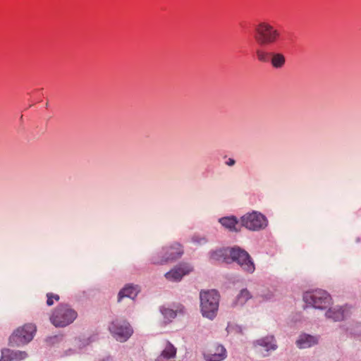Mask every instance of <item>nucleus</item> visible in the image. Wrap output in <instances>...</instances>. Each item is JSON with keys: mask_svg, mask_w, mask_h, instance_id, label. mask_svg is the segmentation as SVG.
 I'll use <instances>...</instances> for the list:
<instances>
[{"mask_svg": "<svg viewBox=\"0 0 361 361\" xmlns=\"http://www.w3.org/2000/svg\"><path fill=\"white\" fill-rule=\"evenodd\" d=\"M220 295L215 290L200 293V311L204 317L212 320L217 314Z\"/></svg>", "mask_w": 361, "mask_h": 361, "instance_id": "f257e3e1", "label": "nucleus"}, {"mask_svg": "<svg viewBox=\"0 0 361 361\" xmlns=\"http://www.w3.org/2000/svg\"><path fill=\"white\" fill-rule=\"evenodd\" d=\"M280 37V31L268 22H260L255 27L254 38L261 46L274 44Z\"/></svg>", "mask_w": 361, "mask_h": 361, "instance_id": "f03ea898", "label": "nucleus"}, {"mask_svg": "<svg viewBox=\"0 0 361 361\" xmlns=\"http://www.w3.org/2000/svg\"><path fill=\"white\" fill-rule=\"evenodd\" d=\"M78 313L67 304H60L50 317L51 324L56 327H65L72 324Z\"/></svg>", "mask_w": 361, "mask_h": 361, "instance_id": "7ed1b4c3", "label": "nucleus"}, {"mask_svg": "<svg viewBox=\"0 0 361 361\" xmlns=\"http://www.w3.org/2000/svg\"><path fill=\"white\" fill-rule=\"evenodd\" d=\"M230 262H235L240 267L247 273L255 271V267L250 255L245 250L239 247H229Z\"/></svg>", "mask_w": 361, "mask_h": 361, "instance_id": "20e7f679", "label": "nucleus"}, {"mask_svg": "<svg viewBox=\"0 0 361 361\" xmlns=\"http://www.w3.org/2000/svg\"><path fill=\"white\" fill-rule=\"evenodd\" d=\"M303 300L305 303L317 309L326 308L331 303L329 293L320 289L305 293Z\"/></svg>", "mask_w": 361, "mask_h": 361, "instance_id": "39448f33", "label": "nucleus"}, {"mask_svg": "<svg viewBox=\"0 0 361 361\" xmlns=\"http://www.w3.org/2000/svg\"><path fill=\"white\" fill-rule=\"evenodd\" d=\"M36 327L31 324H25L18 328L10 336L9 343L13 346L25 345L32 340Z\"/></svg>", "mask_w": 361, "mask_h": 361, "instance_id": "423d86ee", "label": "nucleus"}, {"mask_svg": "<svg viewBox=\"0 0 361 361\" xmlns=\"http://www.w3.org/2000/svg\"><path fill=\"white\" fill-rule=\"evenodd\" d=\"M241 224L250 231H259L267 226V218L261 213L253 212L241 217Z\"/></svg>", "mask_w": 361, "mask_h": 361, "instance_id": "0eeeda50", "label": "nucleus"}, {"mask_svg": "<svg viewBox=\"0 0 361 361\" xmlns=\"http://www.w3.org/2000/svg\"><path fill=\"white\" fill-rule=\"evenodd\" d=\"M109 329L113 336L120 342L126 341L133 334V329L130 324L126 321L119 319L113 321L109 325Z\"/></svg>", "mask_w": 361, "mask_h": 361, "instance_id": "6e6552de", "label": "nucleus"}, {"mask_svg": "<svg viewBox=\"0 0 361 361\" xmlns=\"http://www.w3.org/2000/svg\"><path fill=\"white\" fill-rule=\"evenodd\" d=\"M163 256L159 262H154V264H165L180 258L183 254L182 245L178 243H173L170 246L163 248Z\"/></svg>", "mask_w": 361, "mask_h": 361, "instance_id": "1a4fd4ad", "label": "nucleus"}, {"mask_svg": "<svg viewBox=\"0 0 361 361\" xmlns=\"http://www.w3.org/2000/svg\"><path fill=\"white\" fill-rule=\"evenodd\" d=\"M192 271V267L186 263L180 264L166 272L165 278L172 282H178L182 278Z\"/></svg>", "mask_w": 361, "mask_h": 361, "instance_id": "9d476101", "label": "nucleus"}, {"mask_svg": "<svg viewBox=\"0 0 361 361\" xmlns=\"http://www.w3.org/2000/svg\"><path fill=\"white\" fill-rule=\"evenodd\" d=\"M277 348L274 336H267L257 340L255 343L256 352L260 353L263 357L268 355L269 350H274Z\"/></svg>", "mask_w": 361, "mask_h": 361, "instance_id": "9b49d317", "label": "nucleus"}, {"mask_svg": "<svg viewBox=\"0 0 361 361\" xmlns=\"http://www.w3.org/2000/svg\"><path fill=\"white\" fill-rule=\"evenodd\" d=\"M204 356L207 361H222L226 359L227 353L222 345L214 344L210 346Z\"/></svg>", "mask_w": 361, "mask_h": 361, "instance_id": "f8f14e48", "label": "nucleus"}, {"mask_svg": "<svg viewBox=\"0 0 361 361\" xmlns=\"http://www.w3.org/2000/svg\"><path fill=\"white\" fill-rule=\"evenodd\" d=\"M319 336H313L308 334H301L295 341L296 346L300 349H305L314 346L319 343Z\"/></svg>", "mask_w": 361, "mask_h": 361, "instance_id": "ddd939ff", "label": "nucleus"}, {"mask_svg": "<svg viewBox=\"0 0 361 361\" xmlns=\"http://www.w3.org/2000/svg\"><path fill=\"white\" fill-rule=\"evenodd\" d=\"M349 315V309L347 307H334L329 308L326 312V317L334 322L341 321Z\"/></svg>", "mask_w": 361, "mask_h": 361, "instance_id": "4468645a", "label": "nucleus"}, {"mask_svg": "<svg viewBox=\"0 0 361 361\" xmlns=\"http://www.w3.org/2000/svg\"><path fill=\"white\" fill-rule=\"evenodd\" d=\"M24 351H13L9 349L2 350L0 361H20L27 357Z\"/></svg>", "mask_w": 361, "mask_h": 361, "instance_id": "2eb2a0df", "label": "nucleus"}, {"mask_svg": "<svg viewBox=\"0 0 361 361\" xmlns=\"http://www.w3.org/2000/svg\"><path fill=\"white\" fill-rule=\"evenodd\" d=\"M140 289L137 286L133 285H127L123 289H121L118 295V301L121 302V300L123 298H129L132 300H134L137 293H139Z\"/></svg>", "mask_w": 361, "mask_h": 361, "instance_id": "dca6fc26", "label": "nucleus"}, {"mask_svg": "<svg viewBox=\"0 0 361 361\" xmlns=\"http://www.w3.org/2000/svg\"><path fill=\"white\" fill-rule=\"evenodd\" d=\"M270 64L275 69L282 68L286 62L285 55L279 51H271Z\"/></svg>", "mask_w": 361, "mask_h": 361, "instance_id": "f3484780", "label": "nucleus"}, {"mask_svg": "<svg viewBox=\"0 0 361 361\" xmlns=\"http://www.w3.org/2000/svg\"><path fill=\"white\" fill-rule=\"evenodd\" d=\"M229 247L219 249L213 251L210 254V258L215 262L230 263Z\"/></svg>", "mask_w": 361, "mask_h": 361, "instance_id": "a211bd4d", "label": "nucleus"}, {"mask_svg": "<svg viewBox=\"0 0 361 361\" xmlns=\"http://www.w3.org/2000/svg\"><path fill=\"white\" fill-rule=\"evenodd\" d=\"M176 355V348L169 342L166 343L164 349L157 357V361H169L173 359Z\"/></svg>", "mask_w": 361, "mask_h": 361, "instance_id": "6ab92c4d", "label": "nucleus"}, {"mask_svg": "<svg viewBox=\"0 0 361 361\" xmlns=\"http://www.w3.org/2000/svg\"><path fill=\"white\" fill-rule=\"evenodd\" d=\"M219 223L230 231H238L236 228V226L238 225V221L234 216L222 217L219 219Z\"/></svg>", "mask_w": 361, "mask_h": 361, "instance_id": "aec40b11", "label": "nucleus"}, {"mask_svg": "<svg viewBox=\"0 0 361 361\" xmlns=\"http://www.w3.org/2000/svg\"><path fill=\"white\" fill-rule=\"evenodd\" d=\"M252 298L250 293L247 289H243L240 290L239 294L237 295L235 300L234 302L235 306H243L245 305L248 300Z\"/></svg>", "mask_w": 361, "mask_h": 361, "instance_id": "412c9836", "label": "nucleus"}, {"mask_svg": "<svg viewBox=\"0 0 361 361\" xmlns=\"http://www.w3.org/2000/svg\"><path fill=\"white\" fill-rule=\"evenodd\" d=\"M256 56L260 62L267 63L269 62L271 51H266L262 49H258L256 50Z\"/></svg>", "mask_w": 361, "mask_h": 361, "instance_id": "4be33fe9", "label": "nucleus"}, {"mask_svg": "<svg viewBox=\"0 0 361 361\" xmlns=\"http://www.w3.org/2000/svg\"><path fill=\"white\" fill-rule=\"evenodd\" d=\"M47 305L48 306L53 305L54 303V300L55 301H59V298H60L59 295L54 294V293H47Z\"/></svg>", "mask_w": 361, "mask_h": 361, "instance_id": "5701e85b", "label": "nucleus"}, {"mask_svg": "<svg viewBox=\"0 0 361 361\" xmlns=\"http://www.w3.org/2000/svg\"><path fill=\"white\" fill-rule=\"evenodd\" d=\"M163 314L167 319H173L176 317V312L171 309H165L163 311Z\"/></svg>", "mask_w": 361, "mask_h": 361, "instance_id": "b1692460", "label": "nucleus"}, {"mask_svg": "<svg viewBox=\"0 0 361 361\" xmlns=\"http://www.w3.org/2000/svg\"><path fill=\"white\" fill-rule=\"evenodd\" d=\"M192 241L195 244H204L207 242V240L204 237H200L197 235H194L192 238Z\"/></svg>", "mask_w": 361, "mask_h": 361, "instance_id": "393cba45", "label": "nucleus"}, {"mask_svg": "<svg viewBox=\"0 0 361 361\" xmlns=\"http://www.w3.org/2000/svg\"><path fill=\"white\" fill-rule=\"evenodd\" d=\"M235 161L232 159V158H229L226 161V164L228 166H233V165H235Z\"/></svg>", "mask_w": 361, "mask_h": 361, "instance_id": "a878e982", "label": "nucleus"}, {"mask_svg": "<svg viewBox=\"0 0 361 361\" xmlns=\"http://www.w3.org/2000/svg\"><path fill=\"white\" fill-rule=\"evenodd\" d=\"M272 296V294H270L269 296H264V295H261V297L262 298L263 300H269L271 298Z\"/></svg>", "mask_w": 361, "mask_h": 361, "instance_id": "bb28decb", "label": "nucleus"}]
</instances>
